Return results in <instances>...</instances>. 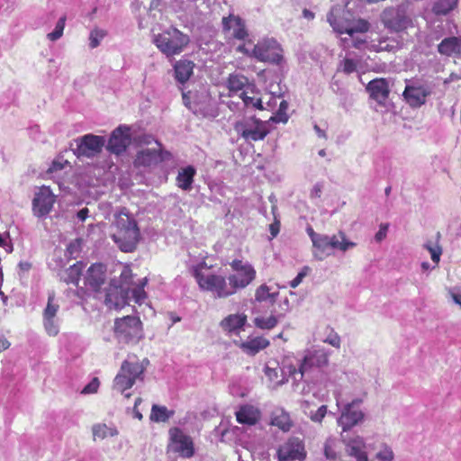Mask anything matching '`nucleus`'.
Returning a JSON list of instances; mask_svg holds the SVG:
<instances>
[{
    "label": "nucleus",
    "instance_id": "obj_1",
    "mask_svg": "<svg viewBox=\"0 0 461 461\" xmlns=\"http://www.w3.org/2000/svg\"><path fill=\"white\" fill-rule=\"evenodd\" d=\"M115 231L112 235L113 240L123 252H132L136 249L140 239V232L137 221L125 207L114 216Z\"/></svg>",
    "mask_w": 461,
    "mask_h": 461
},
{
    "label": "nucleus",
    "instance_id": "obj_2",
    "mask_svg": "<svg viewBox=\"0 0 461 461\" xmlns=\"http://www.w3.org/2000/svg\"><path fill=\"white\" fill-rule=\"evenodd\" d=\"M204 268H208L205 262H201L194 267V277L201 290L210 292L219 299L228 298L237 293L232 283L228 281V276L217 274L204 275Z\"/></svg>",
    "mask_w": 461,
    "mask_h": 461
},
{
    "label": "nucleus",
    "instance_id": "obj_3",
    "mask_svg": "<svg viewBox=\"0 0 461 461\" xmlns=\"http://www.w3.org/2000/svg\"><path fill=\"white\" fill-rule=\"evenodd\" d=\"M113 331L115 339L125 345H136L144 338L143 322L139 316L115 318Z\"/></svg>",
    "mask_w": 461,
    "mask_h": 461
},
{
    "label": "nucleus",
    "instance_id": "obj_4",
    "mask_svg": "<svg viewBox=\"0 0 461 461\" xmlns=\"http://www.w3.org/2000/svg\"><path fill=\"white\" fill-rule=\"evenodd\" d=\"M237 51L255 58L260 62L279 65L284 59V50L274 39L258 41L251 50L247 48V43L241 44L237 48Z\"/></svg>",
    "mask_w": 461,
    "mask_h": 461
},
{
    "label": "nucleus",
    "instance_id": "obj_5",
    "mask_svg": "<svg viewBox=\"0 0 461 461\" xmlns=\"http://www.w3.org/2000/svg\"><path fill=\"white\" fill-rule=\"evenodd\" d=\"M189 42V36L176 27H170L154 38L157 48L167 58L182 53Z\"/></svg>",
    "mask_w": 461,
    "mask_h": 461
},
{
    "label": "nucleus",
    "instance_id": "obj_6",
    "mask_svg": "<svg viewBox=\"0 0 461 461\" xmlns=\"http://www.w3.org/2000/svg\"><path fill=\"white\" fill-rule=\"evenodd\" d=\"M149 364V361L147 358L142 361H123L119 373L114 378V388L123 393L126 390L131 388L137 380L142 381Z\"/></svg>",
    "mask_w": 461,
    "mask_h": 461
},
{
    "label": "nucleus",
    "instance_id": "obj_7",
    "mask_svg": "<svg viewBox=\"0 0 461 461\" xmlns=\"http://www.w3.org/2000/svg\"><path fill=\"white\" fill-rule=\"evenodd\" d=\"M356 245L355 242L347 240L346 234L342 230L331 237L321 234L312 244L313 256L319 260H323L330 256L335 249L345 252Z\"/></svg>",
    "mask_w": 461,
    "mask_h": 461
},
{
    "label": "nucleus",
    "instance_id": "obj_8",
    "mask_svg": "<svg viewBox=\"0 0 461 461\" xmlns=\"http://www.w3.org/2000/svg\"><path fill=\"white\" fill-rule=\"evenodd\" d=\"M232 274L228 276V281H230L237 292L251 285L256 277L257 271L249 262L240 259H233L230 263Z\"/></svg>",
    "mask_w": 461,
    "mask_h": 461
},
{
    "label": "nucleus",
    "instance_id": "obj_9",
    "mask_svg": "<svg viewBox=\"0 0 461 461\" xmlns=\"http://www.w3.org/2000/svg\"><path fill=\"white\" fill-rule=\"evenodd\" d=\"M169 444L168 450L179 454L183 457H191L194 453V442L190 436L177 428H171L168 431Z\"/></svg>",
    "mask_w": 461,
    "mask_h": 461
},
{
    "label": "nucleus",
    "instance_id": "obj_10",
    "mask_svg": "<svg viewBox=\"0 0 461 461\" xmlns=\"http://www.w3.org/2000/svg\"><path fill=\"white\" fill-rule=\"evenodd\" d=\"M305 457L304 442L298 437H290L277 449L278 461H304Z\"/></svg>",
    "mask_w": 461,
    "mask_h": 461
},
{
    "label": "nucleus",
    "instance_id": "obj_11",
    "mask_svg": "<svg viewBox=\"0 0 461 461\" xmlns=\"http://www.w3.org/2000/svg\"><path fill=\"white\" fill-rule=\"evenodd\" d=\"M76 142L77 149L74 153L77 158H93L102 151L105 140L103 136L89 133L77 139Z\"/></svg>",
    "mask_w": 461,
    "mask_h": 461
},
{
    "label": "nucleus",
    "instance_id": "obj_12",
    "mask_svg": "<svg viewBox=\"0 0 461 461\" xmlns=\"http://www.w3.org/2000/svg\"><path fill=\"white\" fill-rule=\"evenodd\" d=\"M107 267L103 263H94L86 270L84 276V285L87 290L99 293L106 283Z\"/></svg>",
    "mask_w": 461,
    "mask_h": 461
},
{
    "label": "nucleus",
    "instance_id": "obj_13",
    "mask_svg": "<svg viewBox=\"0 0 461 461\" xmlns=\"http://www.w3.org/2000/svg\"><path fill=\"white\" fill-rule=\"evenodd\" d=\"M158 149H145L139 151L134 159V166L136 167H149L157 166L158 164L170 158L171 154L168 151H164L161 149V144L156 141Z\"/></svg>",
    "mask_w": 461,
    "mask_h": 461
},
{
    "label": "nucleus",
    "instance_id": "obj_14",
    "mask_svg": "<svg viewBox=\"0 0 461 461\" xmlns=\"http://www.w3.org/2000/svg\"><path fill=\"white\" fill-rule=\"evenodd\" d=\"M56 202V196L49 186L42 185L35 193L32 200V212L37 217L49 214Z\"/></svg>",
    "mask_w": 461,
    "mask_h": 461
},
{
    "label": "nucleus",
    "instance_id": "obj_15",
    "mask_svg": "<svg viewBox=\"0 0 461 461\" xmlns=\"http://www.w3.org/2000/svg\"><path fill=\"white\" fill-rule=\"evenodd\" d=\"M131 129L125 125H120L113 131L108 140L107 149L113 154L120 155L124 152L131 144Z\"/></svg>",
    "mask_w": 461,
    "mask_h": 461
},
{
    "label": "nucleus",
    "instance_id": "obj_16",
    "mask_svg": "<svg viewBox=\"0 0 461 461\" xmlns=\"http://www.w3.org/2000/svg\"><path fill=\"white\" fill-rule=\"evenodd\" d=\"M130 289L110 284L105 292L104 303L109 309L121 310L129 303Z\"/></svg>",
    "mask_w": 461,
    "mask_h": 461
},
{
    "label": "nucleus",
    "instance_id": "obj_17",
    "mask_svg": "<svg viewBox=\"0 0 461 461\" xmlns=\"http://www.w3.org/2000/svg\"><path fill=\"white\" fill-rule=\"evenodd\" d=\"M222 31L226 37L233 38L239 41H244L249 36L244 21L237 15L230 14L223 17Z\"/></svg>",
    "mask_w": 461,
    "mask_h": 461
},
{
    "label": "nucleus",
    "instance_id": "obj_18",
    "mask_svg": "<svg viewBox=\"0 0 461 461\" xmlns=\"http://www.w3.org/2000/svg\"><path fill=\"white\" fill-rule=\"evenodd\" d=\"M329 365V353L324 349H316L307 354L299 366L298 372L303 375L312 368H321Z\"/></svg>",
    "mask_w": 461,
    "mask_h": 461
},
{
    "label": "nucleus",
    "instance_id": "obj_19",
    "mask_svg": "<svg viewBox=\"0 0 461 461\" xmlns=\"http://www.w3.org/2000/svg\"><path fill=\"white\" fill-rule=\"evenodd\" d=\"M382 20L386 28L396 32H402L411 26V20L409 17L393 9L385 10Z\"/></svg>",
    "mask_w": 461,
    "mask_h": 461
},
{
    "label": "nucleus",
    "instance_id": "obj_20",
    "mask_svg": "<svg viewBox=\"0 0 461 461\" xmlns=\"http://www.w3.org/2000/svg\"><path fill=\"white\" fill-rule=\"evenodd\" d=\"M361 403V400H354L344 408L338 422L341 426L343 431L350 429L357 425L364 418V413L361 410L356 409L357 404Z\"/></svg>",
    "mask_w": 461,
    "mask_h": 461
},
{
    "label": "nucleus",
    "instance_id": "obj_21",
    "mask_svg": "<svg viewBox=\"0 0 461 461\" xmlns=\"http://www.w3.org/2000/svg\"><path fill=\"white\" fill-rule=\"evenodd\" d=\"M235 129L240 131L241 136L247 140H262L269 133L265 122L258 119L254 120V128H247L244 123L239 122Z\"/></svg>",
    "mask_w": 461,
    "mask_h": 461
},
{
    "label": "nucleus",
    "instance_id": "obj_22",
    "mask_svg": "<svg viewBox=\"0 0 461 461\" xmlns=\"http://www.w3.org/2000/svg\"><path fill=\"white\" fill-rule=\"evenodd\" d=\"M55 294L51 292L48 296V303L43 312L44 327L49 335L58 334V326L54 322V318L59 309V305L54 303Z\"/></svg>",
    "mask_w": 461,
    "mask_h": 461
},
{
    "label": "nucleus",
    "instance_id": "obj_23",
    "mask_svg": "<svg viewBox=\"0 0 461 461\" xmlns=\"http://www.w3.org/2000/svg\"><path fill=\"white\" fill-rule=\"evenodd\" d=\"M366 91L371 98L379 104H383L390 94L389 84L385 78H375L367 84Z\"/></svg>",
    "mask_w": 461,
    "mask_h": 461
},
{
    "label": "nucleus",
    "instance_id": "obj_24",
    "mask_svg": "<svg viewBox=\"0 0 461 461\" xmlns=\"http://www.w3.org/2000/svg\"><path fill=\"white\" fill-rule=\"evenodd\" d=\"M430 95V91L424 86H406L403 91V97L412 107H419L425 104L426 98Z\"/></svg>",
    "mask_w": 461,
    "mask_h": 461
},
{
    "label": "nucleus",
    "instance_id": "obj_25",
    "mask_svg": "<svg viewBox=\"0 0 461 461\" xmlns=\"http://www.w3.org/2000/svg\"><path fill=\"white\" fill-rule=\"evenodd\" d=\"M261 413L258 409L252 405H242L236 411V420L240 424L255 425L260 420Z\"/></svg>",
    "mask_w": 461,
    "mask_h": 461
},
{
    "label": "nucleus",
    "instance_id": "obj_26",
    "mask_svg": "<svg viewBox=\"0 0 461 461\" xmlns=\"http://www.w3.org/2000/svg\"><path fill=\"white\" fill-rule=\"evenodd\" d=\"M327 19L332 29L337 33H347L349 36H352V31L349 30L351 20L344 16V12H342V14H338L334 11H331L329 13Z\"/></svg>",
    "mask_w": 461,
    "mask_h": 461
},
{
    "label": "nucleus",
    "instance_id": "obj_27",
    "mask_svg": "<svg viewBox=\"0 0 461 461\" xmlns=\"http://www.w3.org/2000/svg\"><path fill=\"white\" fill-rule=\"evenodd\" d=\"M438 51L441 55L447 57L461 56V37H447L445 38L438 46Z\"/></svg>",
    "mask_w": 461,
    "mask_h": 461
},
{
    "label": "nucleus",
    "instance_id": "obj_28",
    "mask_svg": "<svg viewBox=\"0 0 461 461\" xmlns=\"http://www.w3.org/2000/svg\"><path fill=\"white\" fill-rule=\"evenodd\" d=\"M194 63L188 59H180L174 65L175 77L181 83H186L193 75Z\"/></svg>",
    "mask_w": 461,
    "mask_h": 461
},
{
    "label": "nucleus",
    "instance_id": "obj_29",
    "mask_svg": "<svg viewBox=\"0 0 461 461\" xmlns=\"http://www.w3.org/2000/svg\"><path fill=\"white\" fill-rule=\"evenodd\" d=\"M195 174L196 169L193 166L181 168L176 178V185L184 191L191 190Z\"/></svg>",
    "mask_w": 461,
    "mask_h": 461
},
{
    "label": "nucleus",
    "instance_id": "obj_30",
    "mask_svg": "<svg viewBox=\"0 0 461 461\" xmlns=\"http://www.w3.org/2000/svg\"><path fill=\"white\" fill-rule=\"evenodd\" d=\"M269 340L264 337H256L241 342L240 348L247 354L254 356L269 346Z\"/></svg>",
    "mask_w": 461,
    "mask_h": 461
},
{
    "label": "nucleus",
    "instance_id": "obj_31",
    "mask_svg": "<svg viewBox=\"0 0 461 461\" xmlns=\"http://www.w3.org/2000/svg\"><path fill=\"white\" fill-rule=\"evenodd\" d=\"M247 321L245 314H230L221 321V327L228 332H237Z\"/></svg>",
    "mask_w": 461,
    "mask_h": 461
},
{
    "label": "nucleus",
    "instance_id": "obj_32",
    "mask_svg": "<svg viewBox=\"0 0 461 461\" xmlns=\"http://www.w3.org/2000/svg\"><path fill=\"white\" fill-rule=\"evenodd\" d=\"M175 411L168 410L166 406L153 404L149 415V419L154 422H167L173 417Z\"/></svg>",
    "mask_w": 461,
    "mask_h": 461
},
{
    "label": "nucleus",
    "instance_id": "obj_33",
    "mask_svg": "<svg viewBox=\"0 0 461 461\" xmlns=\"http://www.w3.org/2000/svg\"><path fill=\"white\" fill-rule=\"evenodd\" d=\"M271 424L279 428L284 432L289 431L294 425L289 413L284 411H280L274 414L271 420Z\"/></svg>",
    "mask_w": 461,
    "mask_h": 461
},
{
    "label": "nucleus",
    "instance_id": "obj_34",
    "mask_svg": "<svg viewBox=\"0 0 461 461\" xmlns=\"http://www.w3.org/2000/svg\"><path fill=\"white\" fill-rule=\"evenodd\" d=\"M249 84V79L240 74H230L227 79V87L230 92H239L242 90Z\"/></svg>",
    "mask_w": 461,
    "mask_h": 461
},
{
    "label": "nucleus",
    "instance_id": "obj_35",
    "mask_svg": "<svg viewBox=\"0 0 461 461\" xmlns=\"http://www.w3.org/2000/svg\"><path fill=\"white\" fill-rule=\"evenodd\" d=\"M84 267H85L84 264L80 261L70 266L66 270V277L64 278V281L67 284H74V285H77L78 282L80 280L82 272L84 270Z\"/></svg>",
    "mask_w": 461,
    "mask_h": 461
},
{
    "label": "nucleus",
    "instance_id": "obj_36",
    "mask_svg": "<svg viewBox=\"0 0 461 461\" xmlns=\"http://www.w3.org/2000/svg\"><path fill=\"white\" fill-rule=\"evenodd\" d=\"M94 440L104 439L108 437H113L117 435V429L115 428L108 427L104 423H98L92 428Z\"/></svg>",
    "mask_w": 461,
    "mask_h": 461
},
{
    "label": "nucleus",
    "instance_id": "obj_37",
    "mask_svg": "<svg viewBox=\"0 0 461 461\" xmlns=\"http://www.w3.org/2000/svg\"><path fill=\"white\" fill-rule=\"evenodd\" d=\"M458 0H436L432 11L437 15H446L457 5Z\"/></svg>",
    "mask_w": 461,
    "mask_h": 461
},
{
    "label": "nucleus",
    "instance_id": "obj_38",
    "mask_svg": "<svg viewBox=\"0 0 461 461\" xmlns=\"http://www.w3.org/2000/svg\"><path fill=\"white\" fill-rule=\"evenodd\" d=\"M277 296L278 293H271L269 286L265 284L259 285L255 291V299L259 303L270 302L273 303L276 302Z\"/></svg>",
    "mask_w": 461,
    "mask_h": 461
},
{
    "label": "nucleus",
    "instance_id": "obj_39",
    "mask_svg": "<svg viewBox=\"0 0 461 461\" xmlns=\"http://www.w3.org/2000/svg\"><path fill=\"white\" fill-rule=\"evenodd\" d=\"M240 97L247 107H253L258 110L264 109L261 98L254 95L253 89L248 87L241 93Z\"/></svg>",
    "mask_w": 461,
    "mask_h": 461
},
{
    "label": "nucleus",
    "instance_id": "obj_40",
    "mask_svg": "<svg viewBox=\"0 0 461 461\" xmlns=\"http://www.w3.org/2000/svg\"><path fill=\"white\" fill-rule=\"evenodd\" d=\"M303 411L314 422H321L327 413V406L321 405L316 411L310 410L311 404L308 401L303 402Z\"/></svg>",
    "mask_w": 461,
    "mask_h": 461
},
{
    "label": "nucleus",
    "instance_id": "obj_41",
    "mask_svg": "<svg viewBox=\"0 0 461 461\" xmlns=\"http://www.w3.org/2000/svg\"><path fill=\"white\" fill-rule=\"evenodd\" d=\"M440 238L439 233H437V239L435 241L429 240L424 244V248L430 253L431 259L434 263L438 264L442 254V249L438 244Z\"/></svg>",
    "mask_w": 461,
    "mask_h": 461
},
{
    "label": "nucleus",
    "instance_id": "obj_42",
    "mask_svg": "<svg viewBox=\"0 0 461 461\" xmlns=\"http://www.w3.org/2000/svg\"><path fill=\"white\" fill-rule=\"evenodd\" d=\"M146 284L147 278H144L135 288L131 290L130 289V293H131L134 302L138 304H141L147 298V294L144 290Z\"/></svg>",
    "mask_w": 461,
    "mask_h": 461
},
{
    "label": "nucleus",
    "instance_id": "obj_43",
    "mask_svg": "<svg viewBox=\"0 0 461 461\" xmlns=\"http://www.w3.org/2000/svg\"><path fill=\"white\" fill-rule=\"evenodd\" d=\"M255 325L262 330H271L277 324V319L271 315L269 317H257L254 321Z\"/></svg>",
    "mask_w": 461,
    "mask_h": 461
},
{
    "label": "nucleus",
    "instance_id": "obj_44",
    "mask_svg": "<svg viewBox=\"0 0 461 461\" xmlns=\"http://www.w3.org/2000/svg\"><path fill=\"white\" fill-rule=\"evenodd\" d=\"M132 279L133 274L131 268L129 266H125L122 271L121 272L119 280L120 285L118 286H122L130 289V285L132 284Z\"/></svg>",
    "mask_w": 461,
    "mask_h": 461
},
{
    "label": "nucleus",
    "instance_id": "obj_45",
    "mask_svg": "<svg viewBox=\"0 0 461 461\" xmlns=\"http://www.w3.org/2000/svg\"><path fill=\"white\" fill-rule=\"evenodd\" d=\"M370 29V23L364 19H358L356 22L351 21L349 30L352 31V36H354L355 33L360 32L365 33L368 32Z\"/></svg>",
    "mask_w": 461,
    "mask_h": 461
},
{
    "label": "nucleus",
    "instance_id": "obj_46",
    "mask_svg": "<svg viewBox=\"0 0 461 461\" xmlns=\"http://www.w3.org/2000/svg\"><path fill=\"white\" fill-rule=\"evenodd\" d=\"M326 332H327V336L325 339H323V342L330 344V346H332L336 348H339L341 339H340V337L339 336V334L337 332H335L334 330L330 327L326 328Z\"/></svg>",
    "mask_w": 461,
    "mask_h": 461
},
{
    "label": "nucleus",
    "instance_id": "obj_47",
    "mask_svg": "<svg viewBox=\"0 0 461 461\" xmlns=\"http://www.w3.org/2000/svg\"><path fill=\"white\" fill-rule=\"evenodd\" d=\"M106 32L104 30H99L97 28L94 29L90 32L89 36V46L91 49H95L99 46L100 41L105 37Z\"/></svg>",
    "mask_w": 461,
    "mask_h": 461
},
{
    "label": "nucleus",
    "instance_id": "obj_48",
    "mask_svg": "<svg viewBox=\"0 0 461 461\" xmlns=\"http://www.w3.org/2000/svg\"><path fill=\"white\" fill-rule=\"evenodd\" d=\"M65 23H66V16L60 17L56 24L54 31L48 33V35H47L48 39L52 41L59 39L63 34V31L65 28Z\"/></svg>",
    "mask_w": 461,
    "mask_h": 461
},
{
    "label": "nucleus",
    "instance_id": "obj_49",
    "mask_svg": "<svg viewBox=\"0 0 461 461\" xmlns=\"http://www.w3.org/2000/svg\"><path fill=\"white\" fill-rule=\"evenodd\" d=\"M287 108V102L283 100L279 104L277 114L276 116L271 117L270 120L274 122H286L288 121V115L286 114Z\"/></svg>",
    "mask_w": 461,
    "mask_h": 461
},
{
    "label": "nucleus",
    "instance_id": "obj_50",
    "mask_svg": "<svg viewBox=\"0 0 461 461\" xmlns=\"http://www.w3.org/2000/svg\"><path fill=\"white\" fill-rule=\"evenodd\" d=\"M367 49L375 52L391 51L394 49V46L387 43L386 40L383 39L380 40L377 44H371Z\"/></svg>",
    "mask_w": 461,
    "mask_h": 461
},
{
    "label": "nucleus",
    "instance_id": "obj_51",
    "mask_svg": "<svg viewBox=\"0 0 461 461\" xmlns=\"http://www.w3.org/2000/svg\"><path fill=\"white\" fill-rule=\"evenodd\" d=\"M310 267H303L298 275L290 282V287L296 288L303 282V279L310 273Z\"/></svg>",
    "mask_w": 461,
    "mask_h": 461
},
{
    "label": "nucleus",
    "instance_id": "obj_52",
    "mask_svg": "<svg viewBox=\"0 0 461 461\" xmlns=\"http://www.w3.org/2000/svg\"><path fill=\"white\" fill-rule=\"evenodd\" d=\"M376 457L380 461H392L393 459V452L390 447H384L376 454Z\"/></svg>",
    "mask_w": 461,
    "mask_h": 461
},
{
    "label": "nucleus",
    "instance_id": "obj_53",
    "mask_svg": "<svg viewBox=\"0 0 461 461\" xmlns=\"http://www.w3.org/2000/svg\"><path fill=\"white\" fill-rule=\"evenodd\" d=\"M100 382L97 377H95L88 383L82 390V393H95L97 392Z\"/></svg>",
    "mask_w": 461,
    "mask_h": 461
},
{
    "label": "nucleus",
    "instance_id": "obj_54",
    "mask_svg": "<svg viewBox=\"0 0 461 461\" xmlns=\"http://www.w3.org/2000/svg\"><path fill=\"white\" fill-rule=\"evenodd\" d=\"M357 70V63L351 59H345L343 61V72L351 74Z\"/></svg>",
    "mask_w": 461,
    "mask_h": 461
},
{
    "label": "nucleus",
    "instance_id": "obj_55",
    "mask_svg": "<svg viewBox=\"0 0 461 461\" xmlns=\"http://www.w3.org/2000/svg\"><path fill=\"white\" fill-rule=\"evenodd\" d=\"M280 221L275 218V221L269 225V231L271 234L270 240L276 238L280 231Z\"/></svg>",
    "mask_w": 461,
    "mask_h": 461
},
{
    "label": "nucleus",
    "instance_id": "obj_56",
    "mask_svg": "<svg viewBox=\"0 0 461 461\" xmlns=\"http://www.w3.org/2000/svg\"><path fill=\"white\" fill-rule=\"evenodd\" d=\"M352 38V44L351 46L355 49H357V50H362L364 49L365 47H368L366 46V39H363V38H360V37H351Z\"/></svg>",
    "mask_w": 461,
    "mask_h": 461
},
{
    "label": "nucleus",
    "instance_id": "obj_57",
    "mask_svg": "<svg viewBox=\"0 0 461 461\" xmlns=\"http://www.w3.org/2000/svg\"><path fill=\"white\" fill-rule=\"evenodd\" d=\"M388 230V224H381L379 230L376 232L375 239L377 242H381L387 234Z\"/></svg>",
    "mask_w": 461,
    "mask_h": 461
},
{
    "label": "nucleus",
    "instance_id": "obj_58",
    "mask_svg": "<svg viewBox=\"0 0 461 461\" xmlns=\"http://www.w3.org/2000/svg\"><path fill=\"white\" fill-rule=\"evenodd\" d=\"M66 164H68V162L67 160H65L64 162H60L59 160H54L51 163L50 167H49L48 172H55L58 170H61L64 168Z\"/></svg>",
    "mask_w": 461,
    "mask_h": 461
},
{
    "label": "nucleus",
    "instance_id": "obj_59",
    "mask_svg": "<svg viewBox=\"0 0 461 461\" xmlns=\"http://www.w3.org/2000/svg\"><path fill=\"white\" fill-rule=\"evenodd\" d=\"M142 402V399L140 397H138L136 400H135V402H134V408H133V413H134V417L137 418L139 420H142V414L141 412L138 410V406Z\"/></svg>",
    "mask_w": 461,
    "mask_h": 461
},
{
    "label": "nucleus",
    "instance_id": "obj_60",
    "mask_svg": "<svg viewBox=\"0 0 461 461\" xmlns=\"http://www.w3.org/2000/svg\"><path fill=\"white\" fill-rule=\"evenodd\" d=\"M322 193V185L321 184H316L311 192V197H321Z\"/></svg>",
    "mask_w": 461,
    "mask_h": 461
},
{
    "label": "nucleus",
    "instance_id": "obj_61",
    "mask_svg": "<svg viewBox=\"0 0 461 461\" xmlns=\"http://www.w3.org/2000/svg\"><path fill=\"white\" fill-rule=\"evenodd\" d=\"M306 231L312 244L314 243V240H316L321 235L320 233L315 232L312 226H308Z\"/></svg>",
    "mask_w": 461,
    "mask_h": 461
},
{
    "label": "nucleus",
    "instance_id": "obj_62",
    "mask_svg": "<svg viewBox=\"0 0 461 461\" xmlns=\"http://www.w3.org/2000/svg\"><path fill=\"white\" fill-rule=\"evenodd\" d=\"M88 212L87 208H83L77 212V218L83 221L88 217Z\"/></svg>",
    "mask_w": 461,
    "mask_h": 461
},
{
    "label": "nucleus",
    "instance_id": "obj_63",
    "mask_svg": "<svg viewBox=\"0 0 461 461\" xmlns=\"http://www.w3.org/2000/svg\"><path fill=\"white\" fill-rule=\"evenodd\" d=\"M10 347V342L6 339H0V351H4Z\"/></svg>",
    "mask_w": 461,
    "mask_h": 461
},
{
    "label": "nucleus",
    "instance_id": "obj_64",
    "mask_svg": "<svg viewBox=\"0 0 461 461\" xmlns=\"http://www.w3.org/2000/svg\"><path fill=\"white\" fill-rule=\"evenodd\" d=\"M303 17H305L308 20H312L314 18V14L308 9H303Z\"/></svg>",
    "mask_w": 461,
    "mask_h": 461
}]
</instances>
